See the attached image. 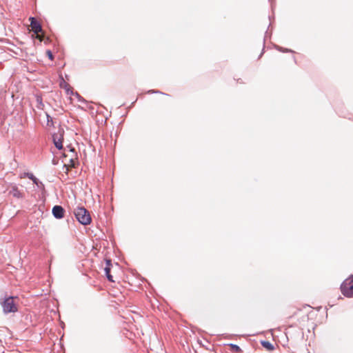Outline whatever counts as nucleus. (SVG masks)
I'll return each mask as SVG.
<instances>
[{"instance_id": "nucleus-1", "label": "nucleus", "mask_w": 353, "mask_h": 353, "mask_svg": "<svg viewBox=\"0 0 353 353\" xmlns=\"http://www.w3.org/2000/svg\"><path fill=\"white\" fill-rule=\"evenodd\" d=\"M74 214L77 221L82 225H89L91 221V216L88 210L84 207H77L74 210Z\"/></svg>"}, {"instance_id": "nucleus-2", "label": "nucleus", "mask_w": 353, "mask_h": 353, "mask_svg": "<svg viewBox=\"0 0 353 353\" xmlns=\"http://www.w3.org/2000/svg\"><path fill=\"white\" fill-rule=\"evenodd\" d=\"M342 294L346 297L353 296V274L345 279L341 285Z\"/></svg>"}, {"instance_id": "nucleus-3", "label": "nucleus", "mask_w": 353, "mask_h": 353, "mask_svg": "<svg viewBox=\"0 0 353 353\" xmlns=\"http://www.w3.org/2000/svg\"><path fill=\"white\" fill-rule=\"evenodd\" d=\"M14 296H9L1 302L3 311L5 314L16 312L17 311V307L14 303Z\"/></svg>"}, {"instance_id": "nucleus-4", "label": "nucleus", "mask_w": 353, "mask_h": 353, "mask_svg": "<svg viewBox=\"0 0 353 353\" xmlns=\"http://www.w3.org/2000/svg\"><path fill=\"white\" fill-rule=\"evenodd\" d=\"M76 157H77V153L75 152L74 148L68 145V146H67V148L63 149V161H66L67 158H68L69 163H70V166H72V167H74V165H75L74 160L76 159Z\"/></svg>"}, {"instance_id": "nucleus-5", "label": "nucleus", "mask_w": 353, "mask_h": 353, "mask_svg": "<svg viewBox=\"0 0 353 353\" xmlns=\"http://www.w3.org/2000/svg\"><path fill=\"white\" fill-rule=\"evenodd\" d=\"M30 21L32 30L35 34H39L42 31V27L40 23L34 17H30Z\"/></svg>"}, {"instance_id": "nucleus-6", "label": "nucleus", "mask_w": 353, "mask_h": 353, "mask_svg": "<svg viewBox=\"0 0 353 353\" xmlns=\"http://www.w3.org/2000/svg\"><path fill=\"white\" fill-rule=\"evenodd\" d=\"M52 214L56 219H61L64 216V209L61 205H54L52 208Z\"/></svg>"}, {"instance_id": "nucleus-7", "label": "nucleus", "mask_w": 353, "mask_h": 353, "mask_svg": "<svg viewBox=\"0 0 353 353\" xmlns=\"http://www.w3.org/2000/svg\"><path fill=\"white\" fill-rule=\"evenodd\" d=\"M52 139H53V143H54L55 147L59 150H62L63 149L62 135L61 134L58 135L57 134H54L52 135Z\"/></svg>"}, {"instance_id": "nucleus-8", "label": "nucleus", "mask_w": 353, "mask_h": 353, "mask_svg": "<svg viewBox=\"0 0 353 353\" xmlns=\"http://www.w3.org/2000/svg\"><path fill=\"white\" fill-rule=\"evenodd\" d=\"M110 261L107 260V263L105 268H104V271L108 281L112 282L114 281L112 279V276L110 274Z\"/></svg>"}, {"instance_id": "nucleus-9", "label": "nucleus", "mask_w": 353, "mask_h": 353, "mask_svg": "<svg viewBox=\"0 0 353 353\" xmlns=\"http://www.w3.org/2000/svg\"><path fill=\"white\" fill-rule=\"evenodd\" d=\"M261 345H263V347L269 350H274V345L269 341H263L261 342Z\"/></svg>"}, {"instance_id": "nucleus-10", "label": "nucleus", "mask_w": 353, "mask_h": 353, "mask_svg": "<svg viewBox=\"0 0 353 353\" xmlns=\"http://www.w3.org/2000/svg\"><path fill=\"white\" fill-rule=\"evenodd\" d=\"M11 192L14 197L20 198L22 196L21 192L18 190L17 187H14Z\"/></svg>"}, {"instance_id": "nucleus-11", "label": "nucleus", "mask_w": 353, "mask_h": 353, "mask_svg": "<svg viewBox=\"0 0 353 353\" xmlns=\"http://www.w3.org/2000/svg\"><path fill=\"white\" fill-rule=\"evenodd\" d=\"M230 346L231 350L234 352H240L241 351V347L236 344L231 343V344H230Z\"/></svg>"}, {"instance_id": "nucleus-12", "label": "nucleus", "mask_w": 353, "mask_h": 353, "mask_svg": "<svg viewBox=\"0 0 353 353\" xmlns=\"http://www.w3.org/2000/svg\"><path fill=\"white\" fill-rule=\"evenodd\" d=\"M60 86L66 89L68 93L69 92V85L63 80V79H62L61 81L60 82Z\"/></svg>"}, {"instance_id": "nucleus-13", "label": "nucleus", "mask_w": 353, "mask_h": 353, "mask_svg": "<svg viewBox=\"0 0 353 353\" xmlns=\"http://www.w3.org/2000/svg\"><path fill=\"white\" fill-rule=\"evenodd\" d=\"M27 178L30 179L32 181L33 183H36L37 178L34 176V175L31 172H27L26 173Z\"/></svg>"}, {"instance_id": "nucleus-14", "label": "nucleus", "mask_w": 353, "mask_h": 353, "mask_svg": "<svg viewBox=\"0 0 353 353\" xmlns=\"http://www.w3.org/2000/svg\"><path fill=\"white\" fill-rule=\"evenodd\" d=\"M34 184L37 185V186L39 188H44V185L41 181H39V179L37 178L36 183H33Z\"/></svg>"}, {"instance_id": "nucleus-15", "label": "nucleus", "mask_w": 353, "mask_h": 353, "mask_svg": "<svg viewBox=\"0 0 353 353\" xmlns=\"http://www.w3.org/2000/svg\"><path fill=\"white\" fill-rule=\"evenodd\" d=\"M47 116V123H48V125H53V122H52V117L48 115V114H46Z\"/></svg>"}, {"instance_id": "nucleus-16", "label": "nucleus", "mask_w": 353, "mask_h": 353, "mask_svg": "<svg viewBox=\"0 0 353 353\" xmlns=\"http://www.w3.org/2000/svg\"><path fill=\"white\" fill-rule=\"evenodd\" d=\"M148 94H152V93H161L162 94H165L164 93L159 91V90H150L148 91Z\"/></svg>"}, {"instance_id": "nucleus-17", "label": "nucleus", "mask_w": 353, "mask_h": 353, "mask_svg": "<svg viewBox=\"0 0 353 353\" xmlns=\"http://www.w3.org/2000/svg\"><path fill=\"white\" fill-rule=\"evenodd\" d=\"M279 50L281 51V52H292L291 50H288V49H283V48L281 47H277L276 48Z\"/></svg>"}, {"instance_id": "nucleus-18", "label": "nucleus", "mask_w": 353, "mask_h": 353, "mask_svg": "<svg viewBox=\"0 0 353 353\" xmlns=\"http://www.w3.org/2000/svg\"><path fill=\"white\" fill-rule=\"evenodd\" d=\"M47 53H48V54L49 58H50V59H53V55H52V54L51 51L48 50Z\"/></svg>"}, {"instance_id": "nucleus-19", "label": "nucleus", "mask_w": 353, "mask_h": 353, "mask_svg": "<svg viewBox=\"0 0 353 353\" xmlns=\"http://www.w3.org/2000/svg\"><path fill=\"white\" fill-rule=\"evenodd\" d=\"M26 173L27 172H23V174H21L20 177L21 178H26V177L27 178Z\"/></svg>"}, {"instance_id": "nucleus-20", "label": "nucleus", "mask_w": 353, "mask_h": 353, "mask_svg": "<svg viewBox=\"0 0 353 353\" xmlns=\"http://www.w3.org/2000/svg\"><path fill=\"white\" fill-rule=\"evenodd\" d=\"M37 38H39V39L40 41H42V39H41V37H39V36H37Z\"/></svg>"}, {"instance_id": "nucleus-21", "label": "nucleus", "mask_w": 353, "mask_h": 353, "mask_svg": "<svg viewBox=\"0 0 353 353\" xmlns=\"http://www.w3.org/2000/svg\"><path fill=\"white\" fill-rule=\"evenodd\" d=\"M37 38H39V39L40 41H42V39H41V37H39V36H37Z\"/></svg>"}, {"instance_id": "nucleus-22", "label": "nucleus", "mask_w": 353, "mask_h": 353, "mask_svg": "<svg viewBox=\"0 0 353 353\" xmlns=\"http://www.w3.org/2000/svg\"><path fill=\"white\" fill-rule=\"evenodd\" d=\"M37 38H39V39L40 41H42V39H41V37H39V36H37Z\"/></svg>"}, {"instance_id": "nucleus-23", "label": "nucleus", "mask_w": 353, "mask_h": 353, "mask_svg": "<svg viewBox=\"0 0 353 353\" xmlns=\"http://www.w3.org/2000/svg\"><path fill=\"white\" fill-rule=\"evenodd\" d=\"M37 38H39V39L40 41H42V39H41V37H39V36H37Z\"/></svg>"}]
</instances>
